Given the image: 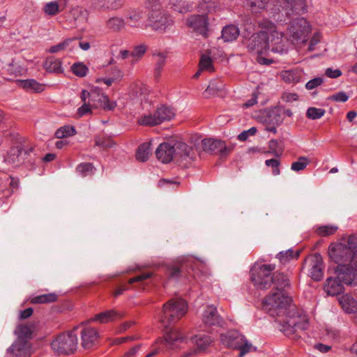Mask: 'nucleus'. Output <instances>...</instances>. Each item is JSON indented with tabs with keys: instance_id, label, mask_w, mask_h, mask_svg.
<instances>
[{
	"instance_id": "1",
	"label": "nucleus",
	"mask_w": 357,
	"mask_h": 357,
	"mask_svg": "<svg viewBox=\"0 0 357 357\" xmlns=\"http://www.w3.org/2000/svg\"><path fill=\"white\" fill-rule=\"evenodd\" d=\"M275 268L274 264H255L250 270L251 280L255 287L260 289L274 285L277 291L264 298L262 307L271 316L285 315L284 319L279 320L282 323L280 331L287 336L297 338L300 336L299 331L307 328L308 319L303 310L293 304L291 298L284 292L290 285L288 277L282 273L272 274Z\"/></svg>"
},
{
	"instance_id": "2",
	"label": "nucleus",
	"mask_w": 357,
	"mask_h": 357,
	"mask_svg": "<svg viewBox=\"0 0 357 357\" xmlns=\"http://www.w3.org/2000/svg\"><path fill=\"white\" fill-rule=\"evenodd\" d=\"M328 255L337 264L351 263L353 256L357 255V236L351 235L339 243L331 244Z\"/></svg>"
},
{
	"instance_id": "3",
	"label": "nucleus",
	"mask_w": 357,
	"mask_h": 357,
	"mask_svg": "<svg viewBox=\"0 0 357 357\" xmlns=\"http://www.w3.org/2000/svg\"><path fill=\"white\" fill-rule=\"evenodd\" d=\"M187 303L181 298H172L163 305L160 317L161 323L167 327L168 324L175 323L187 312Z\"/></svg>"
},
{
	"instance_id": "4",
	"label": "nucleus",
	"mask_w": 357,
	"mask_h": 357,
	"mask_svg": "<svg viewBox=\"0 0 357 357\" xmlns=\"http://www.w3.org/2000/svg\"><path fill=\"white\" fill-rule=\"evenodd\" d=\"M78 328L79 326H76L73 331L56 336L51 343L54 351L58 354L69 355L76 351L78 346V338L75 331Z\"/></svg>"
},
{
	"instance_id": "5",
	"label": "nucleus",
	"mask_w": 357,
	"mask_h": 357,
	"mask_svg": "<svg viewBox=\"0 0 357 357\" xmlns=\"http://www.w3.org/2000/svg\"><path fill=\"white\" fill-rule=\"evenodd\" d=\"M220 341L225 347L240 350V356L250 351L252 345L237 331H230L220 335Z\"/></svg>"
},
{
	"instance_id": "6",
	"label": "nucleus",
	"mask_w": 357,
	"mask_h": 357,
	"mask_svg": "<svg viewBox=\"0 0 357 357\" xmlns=\"http://www.w3.org/2000/svg\"><path fill=\"white\" fill-rule=\"evenodd\" d=\"M323 259L320 254L315 253L308 256L303 264L302 271L314 280H320L324 275Z\"/></svg>"
},
{
	"instance_id": "7",
	"label": "nucleus",
	"mask_w": 357,
	"mask_h": 357,
	"mask_svg": "<svg viewBox=\"0 0 357 357\" xmlns=\"http://www.w3.org/2000/svg\"><path fill=\"white\" fill-rule=\"evenodd\" d=\"M174 114V111L172 107L167 105H161L153 114L142 116L139 120V123L143 126H153L163 121L171 120Z\"/></svg>"
},
{
	"instance_id": "8",
	"label": "nucleus",
	"mask_w": 357,
	"mask_h": 357,
	"mask_svg": "<svg viewBox=\"0 0 357 357\" xmlns=\"http://www.w3.org/2000/svg\"><path fill=\"white\" fill-rule=\"evenodd\" d=\"M148 20L153 29L159 33L167 32L174 24L172 17L165 10L149 14Z\"/></svg>"
},
{
	"instance_id": "9",
	"label": "nucleus",
	"mask_w": 357,
	"mask_h": 357,
	"mask_svg": "<svg viewBox=\"0 0 357 357\" xmlns=\"http://www.w3.org/2000/svg\"><path fill=\"white\" fill-rule=\"evenodd\" d=\"M247 47L251 52L264 54L269 50V37L266 31H260L252 35L248 40Z\"/></svg>"
},
{
	"instance_id": "10",
	"label": "nucleus",
	"mask_w": 357,
	"mask_h": 357,
	"mask_svg": "<svg viewBox=\"0 0 357 357\" xmlns=\"http://www.w3.org/2000/svg\"><path fill=\"white\" fill-rule=\"evenodd\" d=\"M310 31L307 21L303 17L293 20L288 27V34L293 40L305 43L307 34Z\"/></svg>"
},
{
	"instance_id": "11",
	"label": "nucleus",
	"mask_w": 357,
	"mask_h": 357,
	"mask_svg": "<svg viewBox=\"0 0 357 357\" xmlns=\"http://www.w3.org/2000/svg\"><path fill=\"white\" fill-rule=\"evenodd\" d=\"M336 278L342 284L350 286L357 285V273L351 263L340 264L335 268Z\"/></svg>"
},
{
	"instance_id": "12",
	"label": "nucleus",
	"mask_w": 357,
	"mask_h": 357,
	"mask_svg": "<svg viewBox=\"0 0 357 357\" xmlns=\"http://www.w3.org/2000/svg\"><path fill=\"white\" fill-rule=\"evenodd\" d=\"M275 11L284 10L287 15L291 13L300 14L306 10L305 0H273Z\"/></svg>"
},
{
	"instance_id": "13",
	"label": "nucleus",
	"mask_w": 357,
	"mask_h": 357,
	"mask_svg": "<svg viewBox=\"0 0 357 357\" xmlns=\"http://www.w3.org/2000/svg\"><path fill=\"white\" fill-rule=\"evenodd\" d=\"M186 337L178 330L171 329L163 337L158 338L156 344L164 345L167 349L176 350L180 349L179 343L186 342Z\"/></svg>"
},
{
	"instance_id": "14",
	"label": "nucleus",
	"mask_w": 357,
	"mask_h": 357,
	"mask_svg": "<svg viewBox=\"0 0 357 357\" xmlns=\"http://www.w3.org/2000/svg\"><path fill=\"white\" fill-rule=\"evenodd\" d=\"M208 20L206 15H194L187 19L186 24L192 31L207 37Z\"/></svg>"
},
{
	"instance_id": "15",
	"label": "nucleus",
	"mask_w": 357,
	"mask_h": 357,
	"mask_svg": "<svg viewBox=\"0 0 357 357\" xmlns=\"http://www.w3.org/2000/svg\"><path fill=\"white\" fill-rule=\"evenodd\" d=\"M89 105L93 108H102L104 109L112 110L116 106L115 102L110 101L108 97L98 89L91 91Z\"/></svg>"
},
{
	"instance_id": "16",
	"label": "nucleus",
	"mask_w": 357,
	"mask_h": 357,
	"mask_svg": "<svg viewBox=\"0 0 357 357\" xmlns=\"http://www.w3.org/2000/svg\"><path fill=\"white\" fill-rule=\"evenodd\" d=\"M31 354V344L28 340L17 339L7 349L9 357H28Z\"/></svg>"
},
{
	"instance_id": "17",
	"label": "nucleus",
	"mask_w": 357,
	"mask_h": 357,
	"mask_svg": "<svg viewBox=\"0 0 357 357\" xmlns=\"http://www.w3.org/2000/svg\"><path fill=\"white\" fill-rule=\"evenodd\" d=\"M203 150L210 154H219L222 157L226 156L229 149L222 140L214 139H204L202 140Z\"/></svg>"
},
{
	"instance_id": "18",
	"label": "nucleus",
	"mask_w": 357,
	"mask_h": 357,
	"mask_svg": "<svg viewBox=\"0 0 357 357\" xmlns=\"http://www.w3.org/2000/svg\"><path fill=\"white\" fill-rule=\"evenodd\" d=\"M32 151V148L25 149L22 145L11 148L8 153V156L5 159V162L15 167H17L22 164L24 161V156L29 154Z\"/></svg>"
},
{
	"instance_id": "19",
	"label": "nucleus",
	"mask_w": 357,
	"mask_h": 357,
	"mask_svg": "<svg viewBox=\"0 0 357 357\" xmlns=\"http://www.w3.org/2000/svg\"><path fill=\"white\" fill-rule=\"evenodd\" d=\"M175 151L174 158L181 162H185V165L191 162L195 158V152L192 147L183 142H177L174 144Z\"/></svg>"
},
{
	"instance_id": "20",
	"label": "nucleus",
	"mask_w": 357,
	"mask_h": 357,
	"mask_svg": "<svg viewBox=\"0 0 357 357\" xmlns=\"http://www.w3.org/2000/svg\"><path fill=\"white\" fill-rule=\"evenodd\" d=\"M80 334L83 348L91 349L98 344L99 334L94 328L83 326Z\"/></svg>"
},
{
	"instance_id": "21",
	"label": "nucleus",
	"mask_w": 357,
	"mask_h": 357,
	"mask_svg": "<svg viewBox=\"0 0 357 357\" xmlns=\"http://www.w3.org/2000/svg\"><path fill=\"white\" fill-rule=\"evenodd\" d=\"M203 322L208 326H222L224 321L215 307L208 305L202 314Z\"/></svg>"
},
{
	"instance_id": "22",
	"label": "nucleus",
	"mask_w": 357,
	"mask_h": 357,
	"mask_svg": "<svg viewBox=\"0 0 357 357\" xmlns=\"http://www.w3.org/2000/svg\"><path fill=\"white\" fill-rule=\"evenodd\" d=\"M268 37L269 49L271 48V52L282 54L286 51L285 42L282 32L275 29L271 30Z\"/></svg>"
},
{
	"instance_id": "23",
	"label": "nucleus",
	"mask_w": 357,
	"mask_h": 357,
	"mask_svg": "<svg viewBox=\"0 0 357 357\" xmlns=\"http://www.w3.org/2000/svg\"><path fill=\"white\" fill-rule=\"evenodd\" d=\"M282 121L283 119L278 110H271L264 116L263 122L266 125V130L275 133L277 127L282 123Z\"/></svg>"
},
{
	"instance_id": "24",
	"label": "nucleus",
	"mask_w": 357,
	"mask_h": 357,
	"mask_svg": "<svg viewBox=\"0 0 357 357\" xmlns=\"http://www.w3.org/2000/svg\"><path fill=\"white\" fill-rule=\"evenodd\" d=\"M175 151L174 145L169 143H162L155 151L157 158L163 163H169L174 158Z\"/></svg>"
},
{
	"instance_id": "25",
	"label": "nucleus",
	"mask_w": 357,
	"mask_h": 357,
	"mask_svg": "<svg viewBox=\"0 0 357 357\" xmlns=\"http://www.w3.org/2000/svg\"><path fill=\"white\" fill-rule=\"evenodd\" d=\"M68 1L56 0L47 2L44 5L43 10L46 15L54 16L66 8Z\"/></svg>"
},
{
	"instance_id": "26",
	"label": "nucleus",
	"mask_w": 357,
	"mask_h": 357,
	"mask_svg": "<svg viewBox=\"0 0 357 357\" xmlns=\"http://www.w3.org/2000/svg\"><path fill=\"white\" fill-rule=\"evenodd\" d=\"M122 0H91L92 6L98 10H116L122 6Z\"/></svg>"
},
{
	"instance_id": "27",
	"label": "nucleus",
	"mask_w": 357,
	"mask_h": 357,
	"mask_svg": "<svg viewBox=\"0 0 357 357\" xmlns=\"http://www.w3.org/2000/svg\"><path fill=\"white\" fill-rule=\"evenodd\" d=\"M127 22L131 27H140L144 12L139 8L129 10L126 15Z\"/></svg>"
},
{
	"instance_id": "28",
	"label": "nucleus",
	"mask_w": 357,
	"mask_h": 357,
	"mask_svg": "<svg viewBox=\"0 0 357 357\" xmlns=\"http://www.w3.org/2000/svg\"><path fill=\"white\" fill-rule=\"evenodd\" d=\"M344 284L339 280L333 278H328L326 280V284L324 286V290L331 296H335L340 294L344 291Z\"/></svg>"
},
{
	"instance_id": "29",
	"label": "nucleus",
	"mask_w": 357,
	"mask_h": 357,
	"mask_svg": "<svg viewBox=\"0 0 357 357\" xmlns=\"http://www.w3.org/2000/svg\"><path fill=\"white\" fill-rule=\"evenodd\" d=\"M70 17L74 21V25L79 26L84 24L87 22L88 12L83 8H74L70 11Z\"/></svg>"
},
{
	"instance_id": "30",
	"label": "nucleus",
	"mask_w": 357,
	"mask_h": 357,
	"mask_svg": "<svg viewBox=\"0 0 357 357\" xmlns=\"http://www.w3.org/2000/svg\"><path fill=\"white\" fill-rule=\"evenodd\" d=\"M18 82L19 86L27 91L40 93L45 90V84H40L33 79L19 80Z\"/></svg>"
},
{
	"instance_id": "31",
	"label": "nucleus",
	"mask_w": 357,
	"mask_h": 357,
	"mask_svg": "<svg viewBox=\"0 0 357 357\" xmlns=\"http://www.w3.org/2000/svg\"><path fill=\"white\" fill-rule=\"evenodd\" d=\"M273 0H245V6L248 7L252 13H257L264 10Z\"/></svg>"
},
{
	"instance_id": "32",
	"label": "nucleus",
	"mask_w": 357,
	"mask_h": 357,
	"mask_svg": "<svg viewBox=\"0 0 357 357\" xmlns=\"http://www.w3.org/2000/svg\"><path fill=\"white\" fill-rule=\"evenodd\" d=\"M126 22L122 17L114 16L105 22L106 28L113 32H120L126 26Z\"/></svg>"
},
{
	"instance_id": "33",
	"label": "nucleus",
	"mask_w": 357,
	"mask_h": 357,
	"mask_svg": "<svg viewBox=\"0 0 357 357\" xmlns=\"http://www.w3.org/2000/svg\"><path fill=\"white\" fill-rule=\"evenodd\" d=\"M239 36V29L234 25L225 26L222 30V38L225 42H232Z\"/></svg>"
},
{
	"instance_id": "34",
	"label": "nucleus",
	"mask_w": 357,
	"mask_h": 357,
	"mask_svg": "<svg viewBox=\"0 0 357 357\" xmlns=\"http://www.w3.org/2000/svg\"><path fill=\"white\" fill-rule=\"evenodd\" d=\"M120 317L119 312L114 310H107L97 314L93 320L104 324L115 320Z\"/></svg>"
},
{
	"instance_id": "35",
	"label": "nucleus",
	"mask_w": 357,
	"mask_h": 357,
	"mask_svg": "<svg viewBox=\"0 0 357 357\" xmlns=\"http://www.w3.org/2000/svg\"><path fill=\"white\" fill-rule=\"evenodd\" d=\"M43 66L49 73H60L63 72L61 61L54 57L47 58Z\"/></svg>"
},
{
	"instance_id": "36",
	"label": "nucleus",
	"mask_w": 357,
	"mask_h": 357,
	"mask_svg": "<svg viewBox=\"0 0 357 357\" xmlns=\"http://www.w3.org/2000/svg\"><path fill=\"white\" fill-rule=\"evenodd\" d=\"M192 340L198 351L204 350L212 342V340L208 335L204 334L195 335Z\"/></svg>"
},
{
	"instance_id": "37",
	"label": "nucleus",
	"mask_w": 357,
	"mask_h": 357,
	"mask_svg": "<svg viewBox=\"0 0 357 357\" xmlns=\"http://www.w3.org/2000/svg\"><path fill=\"white\" fill-rule=\"evenodd\" d=\"M151 153V143L145 142L141 144L136 153V158L140 162H145L149 159Z\"/></svg>"
},
{
	"instance_id": "38",
	"label": "nucleus",
	"mask_w": 357,
	"mask_h": 357,
	"mask_svg": "<svg viewBox=\"0 0 357 357\" xmlns=\"http://www.w3.org/2000/svg\"><path fill=\"white\" fill-rule=\"evenodd\" d=\"M155 61V67L154 74L155 77H158L160 75L161 71L165 63L166 59L167 57V54L164 52H158L153 54Z\"/></svg>"
},
{
	"instance_id": "39",
	"label": "nucleus",
	"mask_w": 357,
	"mask_h": 357,
	"mask_svg": "<svg viewBox=\"0 0 357 357\" xmlns=\"http://www.w3.org/2000/svg\"><path fill=\"white\" fill-rule=\"evenodd\" d=\"M17 339L28 340L31 337L32 328L29 324H20L15 330Z\"/></svg>"
},
{
	"instance_id": "40",
	"label": "nucleus",
	"mask_w": 357,
	"mask_h": 357,
	"mask_svg": "<svg viewBox=\"0 0 357 357\" xmlns=\"http://www.w3.org/2000/svg\"><path fill=\"white\" fill-rule=\"evenodd\" d=\"M58 298V296L54 293L42 294L36 296L31 298V303L33 304L50 303L55 302Z\"/></svg>"
},
{
	"instance_id": "41",
	"label": "nucleus",
	"mask_w": 357,
	"mask_h": 357,
	"mask_svg": "<svg viewBox=\"0 0 357 357\" xmlns=\"http://www.w3.org/2000/svg\"><path fill=\"white\" fill-rule=\"evenodd\" d=\"M95 144L97 146L106 149L113 147L115 143L110 137L98 135L95 137Z\"/></svg>"
},
{
	"instance_id": "42",
	"label": "nucleus",
	"mask_w": 357,
	"mask_h": 357,
	"mask_svg": "<svg viewBox=\"0 0 357 357\" xmlns=\"http://www.w3.org/2000/svg\"><path fill=\"white\" fill-rule=\"evenodd\" d=\"M94 167L91 163H81L76 167V172L82 177H86L93 174Z\"/></svg>"
},
{
	"instance_id": "43",
	"label": "nucleus",
	"mask_w": 357,
	"mask_h": 357,
	"mask_svg": "<svg viewBox=\"0 0 357 357\" xmlns=\"http://www.w3.org/2000/svg\"><path fill=\"white\" fill-rule=\"evenodd\" d=\"M338 229V227L335 225H327L318 227L317 233L321 236H328L335 234Z\"/></svg>"
},
{
	"instance_id": "44",
	"label": "nucleus",
	"mask_w": 357,
	"mask_h": 357,
	"mask_svg": "<svg viewBox=\"0 0 357 357\" xmlns=\"http://www.w3.org/2000/svg\"><path fill=\"white\" fill-rule=\"evenodd\" d=\"M76 133L75 129L69 126H64L58 129L55 132L56 138L61 139L74 135Z\"/></svg>"
},
{
	"instance_id": "45",
	"label": "nucleus",
	"mask_w": 357,
	"mask_h": 357,
	"mask_svg": "<svg viewBox=\"0 0 357 357\" xmlns=\"http://www.w3.org/2000/svg\"><path fill=\"white\" fill-rule=\"evenodd\" d=\"M300 254V251H297L296 254L294 253L293 250H288L286 251H282L278 254L277 257L281 263H286L291 259L298 258Z\"/></svg>"
},
{
	"instance_id": "46",
	"label": "nucleus",
	"mask_w": 357,
	"mask_h": 357,
	"mask_svg": "<svg viewBox=\"0 0 357 357\" xmlns=\"http://www.w3.org/2000/svg\"><path fill=\"white\" fill-rule=\"evenodd\" d=\"M268 153L274 155L276 157L281 155L283 151V149L281 146L280 142L275 139H271L268 142Z\"/></svg>"
},
{
	"instance_id": "47",
	"label": "nucleus",
	"mask_w": 357,
	"mask_h": 357,
	"mask_svg": "<svg viewBox=\"0 0 357 357\" xmlns=\"http://www.w3.org/2000/svg\"><path fill=\"white\" fill-rule=\"evenodd\" d=\"M325 112L324 109L310 107L307 111L306 116L310 119H319L324 115Z\"/></svg>"
},
{
	"instance_id": "48",
	"label": "nucleus",
	"mask_w": 357,
	"mask_h": 357,
	"mask_svg": "<svg viewBox=\"0 0 357 357\" xmlns=\"http://www.w3.org/2000/svg\"><path fill=\"white\" fill-rule=\"evenodd\" d=\"M71 69L75 75L81 77L86 76L88 72L87 67L82 63H74Z\"/></svg>"
},
{
	"instance_id": "49",
	"label": "nucleus",
	"mask_w": 357,
	"mask_h": 357,
	"mask_svg": "<svg viewBox=\"0 0 357 357\" xmlns=\"http://www.w3.org/2000/svg\"><path fill=\"white\" fill-rule=\"evenodd\" d=\"M308 164V159L306 157H300L298 161L294 162L291 165V169L294 172H299L304 169Z\"/></svg>"
},
{
	"instance_id": "50",
	"label": "nucleus",
	"mask_w": 357,
	"mask_h": 357,
	"mask_svg": "<svg viewBox=\"0 0 357 357\" xmlns=\"http://www.w3.org/2000/svg\"><path fill=\"white\" fill-rule=\"evenodd\" d=\"M146 6L150 10L149 14H153V13H159L163 10L161 9L160 0H147Z\"/></svg>"
},
{
	"instance_id": "51",
	"label": "nucleus",
	"mask_w": 357,
	"mask_h": 357,
	"mask_svg": "<svg viewBox=\"0 0 357 357\" xmlns=\"http://www.w3.org/2000/svg\"><path fill=\"white\" fill-rule=\"evenodd\" d=\"M153 275V273L151 271L148 272H143L140 274L130 278L128 280L129 284H133L135 282H139L141 283L144 282V280L151 278Z\"/></svg>"
},
{
	"instance_id": "52",
	"label": "nucleus",
	"mask_w": 357,
	"mask_h": 357,
	"mask_svg": "<svg viewBox=\"0 0 357 357\" xmlns=\"http://www.w3.org/2000/svg\"><path fill=\"white\" fill-rule=\"evenodd\" d=\"M166 274L169 279L177 280L181 275V270L177 266H169Z\"/></svg>"
},
{
	"instance_id": "53",
	"label": "nucleus",
	"mask_w": 357,
	"mask_h": 357,
	"mask_svg": "<svg viewBox=\"0 0 357 357\" xmlns=\"http://www.w3.org/2000/svg\"><path fill=\"white\" fill-rule=\"evenodd\" d=\"M199 67L201 68V70H213V68L211 57L206 55H202L199 61Z\"/></svg>"
},
{
	"instance_id": "54",
	"label": "nucleus",
	"mask_w": 357,
	"mask_h": 357,
	"mask_svg": "<svg viewBox=\"0 0 357 357\" xmlns=\"http://www.w3.org/2000/svg\"><path fill=\"white\" fill-rule=\"evenodd\" d=\"M146 51V47L144 45L136 46L134 50L130 53V56L133 58L132 61H137L138 59L141 58Z\"/></svg>"
},
{
	"instance_id": "55",
	"label": "nucleus",
	"mask_w": 357,
	"mask_h": 357,
	"mask_svg": "<svg viewBox=\"0 0 357 357\" xmlns=\"http://www.w3.org/2000/svg\"><path fill=\"white\" fill-rule=\"evenodd\" d=\"M73 40H75L74 39H67V40L63 41L62 43H60L56 45L52 46L50 48L49 52L51 53H56L60 51H62V50H65L68 46H69L70 43L71 42H73Z\"/></svg>"
},
{
	"instance_id": "56",
	"label": "nucleus",
	"mask_w": 357,
	"mask_h": 357,
	"mask_svg": "<svg viewBox=\"0 0 357 357\" xmlns=\"http://www.w3.org/2000/svg\"><path fill=\"white\" fill-rule=\"evenodd\" d=\"M257 132V128L255 127H252L250 128V129L247 130H244L238 136V139L240 140V141H242V142H244L245 140L248 139V138L250 137V136H253L256 134Z\"/></svg>"
},
{
	"instance_id": "57",
	"label": "nucleus",
	"mask_w": 357,
	"mask_h": 357,
	"mask_svg": "<svg viewBox=\"0 0 357 357\" xmlns=\"http://www.w3.org/2000/svg\"><path fill=\"white\" fill-rule=\"evenodd\" d=\"M323 79L321 77H316L307 82L305 84V87L308 90H312L321 85Z\"/></svg>"
},
{
	"instance_id": "58",
	"label": "nucleus",
	"mask_w": 357,
	"mask_h": 357,
	"mask_svg": "<svg viewBox=\"0 0 357 357\" xmlns=\"http://www.w3.org/2000/svg\"><path fill=\"white\" fill-rule=\"evenodd\" d=\"M93 108L89 103L84 104L82 107H80L77 109V115L79 118L83 116L85 114H89L91 112V109Z\"/></svg>"
},
{
	"instance_id": "59",
	"label": "nucleus",
	"mask_w": 357,
	"mask_h": 357,
	"mask_svg": "<svg viewBox=\"0 0 357 357\" xmlns=\"http://www.w3.org/2000/svg\"><path fill=\"white\" fill-rule=\"evenodd\" d=\"M222 89V84H219L216 82H211L208 88L206 90V92L213 93V94L215 92L221 91Z\"/></svg>"
},
{
	"instance_id": "60",
	"label": "nucleus",
	"mask_w": 357,
	"mask_h": 357,
	"mask_svg": "<svg viewBox=\"0 0 357 357\" xmlns=\"http://www.w3.org/2000/svg\"><path fill=\"white\" fill-rule=\"evenodd\" d=\"M325 74L327 77L331 78H337L342 75V71L339 69L328 68L326 70Z\"/></svg>"
},
{
	"instance_id": "61",
	"label": "nucleus",
	"mask_w": 357,
	"mask_h": 357,
	"mask_svg": "<svg viewBox=\"0 0 357 357\" xmlns=\"http://www.w3.org/2000/svg\"><path fill=\"white\" fill-rule=\"evenodd\" d=\"M320 38H321V36H320L319 33H315L313 35V36L311 38L310 42V45H309V47H308L309 51H313L314 50V46L319 43Z\"/></svg>"
},
{
	"instance_id": "62",
	"label": "nucleus",
	"mask_w": 357,
	"mask_h": 357,
	"mask_svg": "<svg viewBox=\"0 0 357 357\" xmlns=\"http://www.w3.org/2000/svg\"><path fill=\"white\" fill-rule=\"evenodd\" d=\"M333 100L337 102H346L349 96L344 92H338L332 96Z\"/></svg>"
},
{
	"instance_id": "63",
	"label": "nucleus",
	"mask_w": 357,
	"mask_h": 357,
	"mask_svg": "<svg viewBox=\"0 0 357 357\" xmlns=\"http://www.w3.org/2000/svg\"><path fill=\"white\" fill-rule=\"evenodd\" d=\"M178 182L174 181L172 180H168V179H160L158 182V186L159 187H164L165 185H169L172 188H174L175 186H177L178 185Z\"/></svg>"
},
{
	"instance_id": "64",
	"label": "nucleus",
	"mask_w": 357,
	"mask_h": 357,
	"mask_svg": "<svg viewBox=\"0 0 357 357\" xmlns=\"http://www.w3.org/2000/svg\"><path fill=\"white\" fill-rule=\"evenodd\" d=\"M281 77L286 82L289 83L293 82L294 79L293 73L291 71L288 70L282 72L281 73Z\"/></svg>"
}]
</instances>
